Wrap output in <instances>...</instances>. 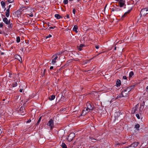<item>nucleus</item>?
I'll return each instance as SVG.
<instances>
[{"label":"nucleus","mask_w":148,"mask_h":148,"mask_svg":"<svg viewBox=\"0 0 148 148\" xmlns=\"http://www.w3.org/2000/svg\"><path fill=\"white\" fill-rule=\"evenodd\" d=\"M116 47H114V50H116Z\"/></svg>","instance_id":"338daca9"},{"label":"nucleus","mask_w":148,"mask_h":148,"mask_svg":"<svg viewBox=\"0 0 148 148\" xmlns=\"http://www.w3.org/2000/svg\"><path fill=\"white\" fill-rule=\"evenodd\" d=\"M55 16L58 19H59L60 18H62V17L60 15L58 14H55Z\"/></svg>","instance_id":"aec40b11"},{"label":"nucleus","mask_w":148,"mask_h":148,"mask_svg":"<svg viewBox=\"0 0 148 148\" xmlns=\"http://www.w3.org/2000/svg\"><path fill=\"white\" fill-rule=\"evenodd\" d=\"M56 26H54L53 27H49V29H54L55 28H56Z\"/></svg>","instance_id":"e433bc0d"},{"label":"nucleus","mask_w":148,"mask_h":148,"mask_svg":"<svg viewBox=\"0 0 148 148\" xmlns=\"http://www.w3.org/2000/svg\"><path fill=\"white\" fill-rule=\"evenodd\" d=\"M63 3L64 4H67L68 3V0H64Z\"/></svg>","instance_id":"c756f323"},{"label":"nucleus","mask_w":148,"mask_h":148,"mask_svg":"<svg viewBox=\"0 0 148 148\" xmlns=\"http://www.w3.org/2000/svg\"><path fill=\"white\" fill-rule=\"evenodd\" d=\"M12 73H9V77L10 78H11L12 77Z\"/></svg>","instance_id":"a19ab883"},{"label":"nucleus","mask_w":148,"mask_h":148,"mask_svg":"<svg viewBox=\"0 0 148 148\" xmlns=\"http://www.w3.org/2000/svg\"><path fill=\"white\" fill-rule=\"evenodd\" d=\"M55 96L54 95H52L49 97V99L51 101L55 99Z\"/></svg>","instance_id":"a211bd4d"},{"label":"nucleus","mask_w":148,"mask_h":148,"mask_svg":"<svg viewBox=\"0 0 148 148\" xmlns=\"http://www.w3.org/2000/svg\"><path fill=\"white\" fill-rule=\"evenodd\" d=\"M23 109V107H21L20 109V110L21 111Z\"/></svg>","instance_id":"6e6d98bb"},{"label":"nucleus","mask_w":148,"mask_h":148,"mask_svg":"<svg viewBox=\"0 0 148 148\" xmlns=\"http://www.w3.org/2000/svg\"><path fill=\"white\" fill-rule=\"evenodd\" d=\"M86 105L87 106L86 108L88 109L89 110H93V105L90 101L87 102L86 103Z\"/></svg>","instance_id":"f03ea898"},{"label":"nucleus","mask_w":148,"mask_h":148,"mask_svg":"<svg viewBox=\"0 0 148 148\" xmlns=\"http://www.w3.org/2000/svg\"><path fill=\"white\" fill-rule=\"evenodd\" d=\"M15 58L18 60L19 61V62H21V63L22 59L21 57L20 56L18 55L16 56Z\"/></svg>","instance_id":"9b49d317"},{"label":"nucleus","mask_w":148,"mask_h":148,"mask_svg":"<svg viewBox=\"0 0 148 148\" xmlns=\"http://www.w3.org/2000/svg\"><path fill=\"white\" fill-rule=\"evenodd\" d=\"M121 144L119 143H117L116 144H115V146H117V145H121Z\"/></svg>","instance_id":"603ef678"},{"label":"nucleus","mask_w":148,"mask_h":148,"mask_svg":"<svg viewBox=\"0 0 148 148\" xmlns=\"http://www.w3.org/2000/svg\"><path fill=\"white\" fill-rule=\"evenodd\" d=\"M146 90L147 92H148V86L146 87Z\"/></svg>","instance_id":"5fc2aeb1"},{"label":"nucleus","mask_w":148,"mask_h":148,"mask_svg":"<svg viewBox=\"0 0 148 148\" xmlns=\"http://www.w3.org/2000/svg\"><path fill=\"white\" fill-rule=\"evenodd\" d=\"M134 74V72L133 71H131L130 73L129 77H132Z\"/></svg>","instance_id":"393cba45"},{"label":"nucleus","mask_w":148,"mask_h":148,"mask_svg":"<svg viewBox=\"0 0 148 148\" xmlns=\"http://www.w3.org/2000/svg\"><path fill=\"white\" fill-rule=\"evenodd\" d=\"M119 5L120 7H122L123 6H125L124 7V8H125V6L126 5L125 4V1H119Z\"/></svg>","instance_id":"6e6552de"},{"label":"nucleus","mask_w":148,"mask_h":148,"mask_svg":"<svg viewBox=\"0 0 148 148\" xmlns=\"http://www.w3.org/2000/svg\"><path fill=\"white\" fill-rule=\"evenodd\" d=\"M1 15L2 16V18H3H3H4V17H5V16L2 14H1Z\"/></svg>","instance_id":"de8ad7c7"},{"label":"nucleus","mask_w":148,"mask_h":148,"mask_svg":"<svg viewBox=\"0 0 148 148\" xmlns=\"http://www.w3.org/2000/svg\"><path fill=\"white\" fill-rule=\"evenodd\" d=\"M47 125L50 127L51 130H52L54 126L53 121L52 119H51L49 121Z\"/></svg>","instance_id":"20e7f679"},{"label":"nucleus","mask_w":148,"mask_h":148,"mask_svg":"<svg viewBox=\"0 0 148 148\" xmlns=\"http://www.w3.org/2000/svg\"><path fill=\"white\" fill-rule=\"evenodd\" d=\"M98 136L97 137V139L95 138V140H92V142L95 143L96 141H100L101 140V138H98Z\"/></svg>","instance_id":"6ab92c4d"},{"label":"nucleus","mask_w":148,"mask_h":148,"mask_svg":"<svg viewBox=\"0 0 148 148\" xmlns=\"http://www.w3.org/2000/svg\"><path fill=\"white\" fill-rule=\"evenodd\" d=\"M64 98L65 97H64V96H62L61 97V99L62 100H63V99H64Z\"/></svg>","instance_id":"ea45409f"},{"label":"nucleus","mask_w":148,"mask_h":148,"mask_svg":"<svg viewBox=\"0 0 148 148\" xmlns=\"http://www.w3.org/2000/svg\"><path fill=\"white\" fill-rule=\"evenodd\" d=\"M116 6L117 7L114 8H115L116 9V11H120L121 10V9L119 8V6H117V5Z\"/></svg>","instance_id":"bb28decb"},{"label":"nucleus","mask_w":148,"mask_h":148,"mask_svg":"<svg viewBox=\"0 0 148 148\" xmlns=\"http://www.w3.org/2000/svg\"><path fill=\"white\" fill-rule=\"evenodd\" d=\"M142 106H143V107L144 106V105H145V102L144 101H143V102L142 103Z\"/></svg>","instance_id":"49530a36"},{"label":"nucleus","mask_w":148,"mask_h":148,"mask_svg":"<svg viewBox=\"0 0 148 148\" xmlns=\"http://www.w3.org/2000/svg\"><path fill=\"white\" fill-rule=\"evenodd\" d=\"M89 138L91 140H92H92H95V138H93L92 137H89Z\"/></svg>","instance_id":"58836bf2"},{"label":"nucleus","mask_w":148,"mask_h":148,"mask_svg":"<svg viewBox=\"0 0 148 148\" xmlns=\"http://www.w3.org/2000/svg\"><path fill=\"white\" fill-rule=\"evenodd\" d=\"M23 90V89H20L19 91L20 92H22Z\"/></svg>","instance_id":"bf43d9fd"},{"label":"nucleus","mask_w":148,"mask_h":148,"mask_svg":"<svg viewBox=\"0 0 148 148\" xmlns=\"http://www.w3.org/2000/svg\"><path fill=\"white\" fill-rule=\"evenodd\" d=\"M20 38L19 36L17 37L16 38V42H17L18 43L20 42Z\"/></svg>","instance_id":"cd10ccee"},{"label":"nucleus","mask_w":148,"mask_h":148,"mask_svg":"<svg viewBox=\"0 0 148 148\" xmlns=\"http://www.w3.org/2000/svg\"><path fill=\"white\" fill-rule=\"evenodd\" d=\"M53 69V66H51L50 68V70Z\"/></svg>","instance_id":"864d4df0"},{"label":"nucleus","mask_w":148,"mask_h":148,"mask_svg":"<svg viewBox=\"0 0 148 148\" xmlns=\"http://www.w3.org/2000/svg\"><path fill=\"white\" fill-rule=\"evenodd\" d=\"M52 58H53L52 60V63L53 64H54L56 62V60L58 59V57L57 56H56L55 55H53L52 57Z\"/></svg>","instance_id":"0eeeda50"},{"label":"nucleus","mask_w":148,"mask_h":148,"mask_svg":"<svg viewBox=\"0 0 148 148\" xmlns=\"http://www.w3.org/2000/svg\"><path fill=\"white\" fill-rule=\"evenodd\" d=\"M29 16L31 17H33V15L32 13H31L30 15H29Z\"/></svg>","instance_id":"4d7b16f0"},{"label":"nucleus","mask_w":148,"mask_h":148,"mask_svg":"<svg viewBox=\"0 0 148 148\" xmlns=\"http://www.w3.org/2000/svg\"><path fill=\"white\" fill-rule=\"evenodd\" d=\"M66 18H69L70 17L69 16V14H67V15L66 16Z\"/></svg>","instance_id":"8fccbe9b"},{"label":"nucleus","mask_w":148,"mask_h":148,"mask_svg":"<svg viewBox=\"0 0 148 148\" xmlns=\"http://www.w3.org/2000/svg\"><path fill=\"white\" fill-rule=\"evenodd\" d=\"M46 71V69H45L44 70V74L45 72Z\"/></svg>","instance_id":"0e129e2a"},{"label":"nucleus","mask_w":148,"mask_h":148,"mask_svg":"<svg viewBox=\"0 0 148 148\" xmlns=\"http://www.w3.org/2000/svg\"><path fill=\"white\" fill-rule=\"evenodd\" d=\"M95 48H96L97 49H99V46L98 45H95Z\"/></svg>","instance_id":"a18cd8bd"},{"label":"nucleus","mask_w":148,"mask_h":148,"mask_svg":"<svg viewBox=\"0 0 148 148\" xmlns=\"http://www.w3.org/2000/svg\"><path fill=\"white\" fill-rule=\"evenodd\" d=\"M1 6H2V8H4V11L6 10V8H5V5L6 3L3 1H2L1 2Z\"/></svg>","instance_id":"9d476101"},{"label":"nucleus","mask_w":148,"mask_h":148,"mask_svg":"<svg viewBox=\"0 0 148 148\" xmlns=\"http://www.w3.org/2000/svg\"><path fill=\"white\" fill-rule=\"evenodd\" d=\"M103 53V52H101V53H99V54H97V55H96L95 56V57L97 56H98L100 54H101V53Z\"/></svg>","instance_id":"09e8293b"},{"label":"nucleus","mask_w":148,"mask_h":148,"mask_svg":"<svg viewBox=\"0 0 148 148\" xmlns=\"http://www.w3.org/2000/svg\"><path fill=\"white\" fill-rule=\"evenodd\" d=\"M3 23H0V27L1 28H3Z\"/></svg>","instance_id":"2f4dec72"},{"label":"nucleus","mask_w":148,"mask_h":148,"mask_svg":"<svg viewBox=\"0 0 148 148\" xmlns=\"http://www.w3.org/2000/svg\"><path fill=\"white\" fill-rule=\"evenodd\" d=\"M140 127V125L138 124H137L135 125V128L138 131L139 130Z\"/></svg>","instance_id":"f3484780"},{"label":"nucleus","mask_w":148,"mask_h":148,"mask_svg":"<svg viewBox=\"0 0 148 148\" xmlns=\"http://www.w3.org/2000/svg\"><path fill=\"white\" fill-rule=\"evenodd\" d=\"M75 12L76 10L75 9V8H73V13L74 14H75Z\"/></svg>","instance_id":"f704fd0d"},{"label":"nucleus","mask_w":148,"mask_h":148,"mask_svg":"<svg viewBox=\"0 0 148 148\" xmlns=\"http://www.w3.org/2000/svg\"><path fill=\"white\" fill-rule=\"evenodd\" d=\"M85 46L84 44H80V45L78 47V49L80 51L82 50V48L83 47H84Z\"/></svg>","instance_id":"4468645a"},{"label":"nucleus","mask_w":148,"mask_h":148,"mask_svg":"<svg viewBox=\"0 0 148 148\" xmlns=\"http://www.w3.org/2000/svg\"><path fill=\"white\" fill-rule=\"evenodd\" d=\"M142 148H148V147H143Z\"/></svg>","instance_id":"774afa93"},{"label":"nucleus","mask_w":148,"mask_h":148,"mask_svg":"<svg viewBox=\"0 0 148 148\" xmlns=\"http://www.w3.org/2000/svg\"><path fill=\"white\" fill-rule=\"evenodd\" d=\"M51 37H52L51 35V34H49L48 36H46L45 38L47 39L48 38Z\"/></svg>","instance_id":"72a5a7b5"},{"label":"nucleus","mask_w":148,"mask_h":148,"mask_svg":"<svg viewBox=\"0 0 148 148\" xmlns=\"http://www.w3.org/2000/svg\"><path fill=\"white\" fill-rule=\"evenodd\" d=\"M62 52H59V53H56V54H55V56H57V55H61V54H62Z\"/></svg>","instance_id":"7c9ffc66"},{"label":"nucleus","mask_w":148,"mask_h":148,"mask_svg":"<svg viewBox=\"0 0 148 148\" xmlns=\"http://www.w3.org/2000/svg\"><path fill=\"white\" fill-rule=\"evenodd\" d=\"M10 11L9 9H7L5 12V16L7 17H8L10 15Z\"/></svg>","instance_id":"ddd939ff"},{"label":"nucleus","mask_w":148,"mask_h":148,"mask_svg":"<svg viewBox=\"0 0 148 148\" xmlns=\"http://www.w3.org/2000/svg\"><path fill=\"white\" fill-rule=\"evenodd\" d=\"M136 116L138 119H140L139 115L138 114H136Z\"/></svg>","instance_id":"473e14b6"},{"label":"nucleus","mask_w":148,"mask_h":148,"mask_svg":"<svg viewBox=\"0 0 148 148\" xmlns=\"http://www.w3.org/2000/svg\"><path fill=\"white\" fill-rule=\"evenodd\" d=\"M132 7H130V9H129L127 12H125V13H126V14H129L130 12H131V10H132Z\"/></svg>","instance_id":"b1692460"},{"label":"nucleus","mask_w":148,"mask_h":148,"mask_svg":"<svg viewBox=\"0 0 148 148\" xmlns=\"http://www.w3.org/2000/svg\"><path fill=\"white\" fill-rule=\"evenodd\" d=\"M128 93V91L124 90L122 92V96L123 97H127L129 96Z\"/></svg>","instance_id":"423d86ee"},{"label":"nucleus","mask_w":148,"mask_h":148,"mask_svg":"<svg viewBox=\"0 0 148 148\" xmlns=\"http://www.w3.org/2000/svg\"><path fill=\"white\" fill-rule=\"evenodd\" d=\"M126 15L127 14H126V13H125L123 15H122V16L121 17L120 20H123V19L126 16Z\"/></svg>","instance_id":"4be33fe9"},{"label":"nucleus","mask_w":148,"mask_h":148,"mask_svg":"<svg viewBox=\"0 0 148 148\" xmlns=\"http://www.w3.org/2000/svg\"><path fill=\"white\" fill-rule=\"evenodd\" d=\"M62 148H67L66 145L64 143H62L61 145Z\"/></svg>","instance_id":"5701e85b"},{"label":"nucleus","mask_w":148,"mask_h":148,"mask_svg":"<svg viewBox=\"0 0 148 148\" xmlns=\"http://www.w3.org/2000/svg\"><path fill=\"white\" fill-rule=\"evenodd\" d=\"M131 89H130V87H128L127 88H126L125 89V90L126 91H128V92H129L130 91H131Z\"/></svg>","instance_id":"a878e982"},{"label":"nucleus","mask_w":148,"mask_h":148,"mask_svg":"<svg viewBox=\"0 0 148 148\" xmlns=\"http://www.w3.org/2000/svg\"><path fill=\"white\" fill-rule=\"evenodd\" d=\"M137 105H136L135 107L133 108L132 111L133 113L136 112L138 111Z\"/></svg>","instance_id":"dca6fc26"},{"label":"nucleus","mask_w":148,"mask_h":148,"mask_svg":"<svg viewBox=\"0 0 148 148\" xmlns=\"http://www.w3.org/2000/svg\"><path fill=\"white\" fill-rule=\"evenodd\" d=\"M14 0H8V1L9 3H12L14 2Z\"/></svg>","instance_id":"4c0bfd02"},{"label":"nucleus","mask_w":148,"mask_h":148,"mask_svg":"<svg viewBox=\"0 0 148 148\" xmlns=\"http://www.w3.org/2000/svg\"><path fill=\"white\" fill-rule=\"evenodd\" d=\"M2 133V132L1 131V130L0 129V135H1V134Z\"/></svg>","instance_id":"e2e57ef3"},{"label":"nucleus","mask_w":148,"mask_h":148,"mask_svg":"<svg viewBox=\"0 0 148 148\" xmlns=\"http://www.w3.org/2000/svg\"><path fill=\"white\" fill-rule=\"evenodd\" d=\"M42 116L40 117L39 118V119L38 121H40L41 119Z\"/></svg>","instance_id":"052dcab7"},{"label":"nucleus","mask_w":148,"mask_h":148,"mask_svg":"<svg viewBox=\"0 0 148 148\" xmlns=\"http://www.w3.org/2000/svg\"><path fill=\"white\" fill-rule=\"evenodd\" d=\"M122 97H123L122 96V94H121L117 96V97H116V99H119V98H121Z\"/></svg>","instance_id":"c85d7f7f"},{"label":"nucleus","mask_w":148,"mask_h":148,"mask_svg":"<svg viewBox=\"0 0 148 148\" xmlns=\"http://www.w3.org/2000/svg\"><path fill=\"white\" fill-rule=\"evenodd\" d=\"M40 122V121H39L38 120V121L37 123L35 124V125H36V126L38 125V124H39Z\"/></svg>","instance_id":"c9c22d12"},{"label":"nucleus","mask_w":148,"mask_h":148,"mask_svg":"<svg viewBox=\"0 0 148 148\" xmlns=\"http://www.w3.org/2000/svg\"><path fill=\"white\" fill-rule=\"evenodd\" d=\"M89 110L86 108H84V110H83L82 113L81 114V115L84 116L88 112Z\"/></svg>","instance_id":"39448f33"},{"label":"nucleus","mask_w":148,"mask_h":148,"mask_svg":"<svg viewBox=\"0 0 148 148\" xmlns=\"http://www.w3.org/2000/svg\"><path fill=\"white\" fill-rule=\"evenodd\" d=\"M116 1H125V0H116Z\"/></svg>","instance_id":"13d9d810"},{"label":"nucleus","mask_w":148,"mask_h":148,"mask_svg":"<svg viewBox=\"0 0 148 148\" xmlns=\"http://www.w3.org/2000/svg\"><path fill=\"white\" fill-rule=\"evenodd\" d=\"M123 79H127V77H126V76H123Z\"/></svg>","instance_id":"79ce46f5"},{"label":"nucleus","mask_w":148,"mask_h":148,"mask_svg":"<svg viewBox=\"0 0 148 148\" xmlns=\"http://www.w3.org/2000/svg\"><path fill=\"white\" fill-rule=\"evenodd\" d=\"M78 29L77 26L76 25L74 26L73 28V30L75 32L77 33L78 32V31H77V29Z\"/></svg>","instance_id":"2eb2a0df"},{"label":"nucleus","mask_w":148,"mask_h":148,"mask_svg":"<svg viewBox=\"0 0 148 148\" xmlns=\"http://www.w3.org/2000/svg\"><path fill=\"white\" fill-rule=\"evenodd\" d=\"M11 5H9L8 6V9H9L10 10V7H11Z\"/></svg>","instance_id":"680f3d73"},{"label":"nucleus","mask_w":148,"mask_h":148,"mask_svg":"<svg viewBox=\"0 0 148 148\" xmlns=\"http://www.w3.org/2000/svg\"><path fill=\"white\" fill-rule=\"evenodd\" d=\"M121 85V82L120 80L119 79L117 80L116 82V86L117 87L120 86Z\"/></svg>","instance_id":"f8f14e48"},{"label":"nucleus","mask_w":148,"mask_h":148,"mask_svg":"<svg viewBox=\"0 0 148 148\" xmlns=\"http://www.w3.org/2000/svg\"><path fill=\"white\" fill-rule=\"evenodd\" d=\"M3 22L7 25H8V27L9 28H12L13 27V24L12 23H11V19L8 20L6 17L3 18Z\"/></svg>","instance_id":"f257e3e1"},{"label":"nucleus","mask_w":148,"mask_h":148,"mask_svg":"<svg viewBox=\"0 0 148 148\" xmlns=\"http://www.w3.org/2000/svg\"><path fill=\"white\" fill-rule=\"evenodd\" d=\"M1 55H3L4 54V53L3 52H1Z\"/></svg>","instance_id":"69168bd1"},{"label":"nucleus","mask_w":148,"mask_h":148,"mask_svg":"<svg viewBox=\"0 0 148 148\" xmlns=\"http://www.w3.org/2000/svg\"><path fill=\"white\" fill-rule=\"evenodd\" d=\"M18 82L17 81H16V82H13L12 84V87H15L17 85V82Z\"/></svg>","instance_id":"412c9836"},{"label":"nucleus","mask_w":148,"mask_h":148,"mask_svg":"<svg viewBox=\"0 0 148 148\" xmlns=\"http://www.w3.org/2000/svg\"><path fill=\"white\" fill-rule=\"evenodd\" d=\"M130 89H132L134 87V86H131L129 87Z\"/></svg>","instance_id":"37998d69"},{"label":"nucleus","mask_w":148,"mask_h":148,"mask_svg":"<svg viewBox=\"0 0 148 148\" xmlns=\"http://www.w3.org/2000/svg\"><path fill=\"white\" fill-rule=\"evenodd\" d=\"M31 120H30V119H29V120H28L27 121V123H29L30 122H31Z\"/></svg>","instance_id":"3c124183"},{"label":"nucleus","mask_w":148,"mask_h":148,"mask_svg":"<svg viewBox=\"0 0 148 148\" xmlns=\"http://www.w3.org/2000/svg\"><path fill=\"white\" fill-rule=\"evenodd\" d=\"M116 10V9L115 8H112V10L113 11H115Z\"/></svg>","instance_id":"c03bdc74"},{"label":"nucleus","mask_w":148,"mask_h":148,"mask_svg":"<svg viewBox=\"0 0 148 148\" xmlns=\"http://www.w3.org/2000/svg\"><path fill=\"white\" fill-rule=\"evenodd\" d=\"M139 143L138 142H134L130 145V147H135L138 146V145L139 144Z\"/></svg>","instance_id":"1a4fd4ad"},{"label":"nucleus","mask_w":148,"mask_h":148,"mask_svg":"<svg viewBox=\"0 0 148 148\" xmlns=\"http://www.w3.org/2000/svg\"><path fill=\"white\" fill-rule=\"evenodd\" d=\"M141 15H145L148 14V8H145L142 9L140 12Z\"/></svg>","instance_id":"7ed1b4c3"}]
</instances>
